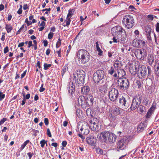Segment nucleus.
I'll return each mask as SVG.
<instances>
[{
    "mask_svg": "<svg viewBox=\"0 0 159 159\" xmlns=\"http://www.w3.org/2000/svg\"><path fill=\"white\" fill-rule=\"evenodd\" d=\"M70 18H67V17H66V19L65 20L64 23H65V22L66 23V24L64 25H63L64 26H68L70 24L71 20H70Z\"/></svg>",
    "mask_w": 159,
    "mask_h": 159,
    "instance_id": "32",
    "label": "nucleus"
},
{
    "mask_svg": "<svg viewBox=\"0 0 159 159\" xmlns=\"http://www.w3.org/2000/svg\"><path fill=\"white\" fill-rule=\"evenodd\" d=\"M155 73L157 76H159V63L158 64V65L156 69L155 70Z\"/></svg>",
    "mask_w": 159,
    "mask_h": 159,
    "instance_id": "38",
    "label": "nucleus"
},
{
    "mask_svg": "<svg viewBox=\"0 0 159 159\" xmlns=\"http://www.w3.org/2000/svg\"><path fill=\"white\" fill-rule=\"evenodd\" d=\"M97 51L98 52V54L99 55L101 56L102 54V51L101 50L100 48L97 49Z\"/></svg>",
    "mask_w": 159,
    "mask_h": 159,
    "instance_id": "44",
    "label": "nucleus"
},
{
    "mask_svg": "<svg viewBox=\"0 0 159 159\" xmlns=\"http://www.w3.org/2000/svg\"><path fill=\"white\" fill-rule=\"evenodd\" d=\"M146 29V32L148 33L150 36V34L151 33V28L150 27V26L149 25H148L147 26Z\"/></svg>",
    "mask_w": 159,
    "mask_h": 159,
    "instance_id": "35",
    "label": "nucleus"
},
{
    "mask_svg": "<svg viewBox=\"0 0 159 159\" xmlns=\"http://www.w3.org/2000/svg\"><path fill=\"white\" fill-rule=\"evenodd\" d=\"M5 28L8 33L10 32L12 29V27L11 25L8 24L6 25Z\"/></svg>",
    "mask_w": 159,
    "mask_h": 159,
    "instance_id": "29",
    "label": "nucleus"
},
{
    "mask_svg": "<svg viewBox=\"0 0 159 159\" xmlns=\"http://www.w3.org/2000/svg\"><path fill=\"white\" fill-rule=\"evenodd\" d=\"M85 73L82 70H77L73 74L72 79L76 84H83L85 77Z\"/></svg>",
    "mask_w": 159,
    "mask_h": 159,
    "instance_id": "2",
    "label": "nucleus"
},
{
    "mask_svg": "<svg viewBox=\"0 0 159 159\" xmlns=\"http://www.w3.org/2000/svg\"><path fill=\"white\" fill-rule=\"evenodd\" d=\"M29 142V140H27L24 143L21 145V147L20 148V149L21 150H22Z\"/></svg>",
    "mask_w": 159,
    "mask_h": 159,
    "instance_id": "36",
    "label": "nucleus"
},
{
    "mask_svg": "<svg viewBox=\"0 0 159 159\" xmlns=\"http://www.w3.org/2000/svg\"><path fill=\"white\" fill-rule=\"evenodd\" d=\"M108 132H102L98 134L97 138L102 141L107 142V134Z\"/></svg>",
    "mask_w": 159,
    "mask_h": 159,
    "instance_id": "15",
    "label": "nucleus"
},
{
    "mask_svg": "<svg viewBox=\"0 0 159 159\" xmlns=\"http://www.w3.org/2000/svg\"><path fill=\"white\" fill-rule=\"evenodd\" d=\"M118 86L122 90H126L127 89L129 85V81L128 79L123 78H120L117 81Z\"/></svg>",
    "mask_w": 159,
    "mask_h": 159,
    "instance_id": "7",
    "label": "nucleus"
},
{
    "mask_svg": "<svg viewBox=\"0 0 159 159\" xmlns=\"http://www.w3.org/2000/svg\"><path fill=\"white\" fill-rule=\"evenodd\" d=\"M22 10L20 9H19L17 11V13L19 14H21L22 13Z\"/></svg>",
    "mask_w": 159,
    "mask_h": 159,
    "instance_id": "64",
    "label": "nucleus"
},
{
    "mask_svg": "<svg viewBox=\"0 0 159 159\" xmlns=\"http://www.w3.org/2000/svg\"><path fill=\"white\" fill-rule=\"evenodd\" d=\"M61 43V40L59 38L56 44V47L58 48L60 47Z\"/></svg>",
    "mask_w": 159,
    "mask_h": 159,
    "instance_id": "40",
    "label": "nucleus"
},
{
    "mask_svg": "<svg viewBox=\"0 0 159 159\" xmlns=\"http://www.w3.org/2000/svg\"><path fill=\"white\" fill-rule=\"evenodd\" d=\"M54 34L52 32H50L48 35V38L49 39H51L53 37Z\"/></svg>",
    "mask_w": 159,
    "mask_h": 159,
    "instance_id": "43",
    "label": "nucleus"
},
{
    "mask_svg": "<svg viewBox=\"0 0 159 159\" xmlns=\"http://www.w3.org/2000/svg\"><path fill=\"white\" fill-rule=\"evenodd\" d=\"M152 113V107L150 108L148 111L146 115V117L147 118H149L151 116Z\"/></svg>",
    "mask_w": 159,
    "mask_h": 159,
    "instance_id": "28",
    "label": "nucleus"
},
{
    "mask_svg": "<svg viewBox=\"0 0 159 159\" xmlns=\"http://www.w3.org/2000/svg\"><path fill=\"white\" fill-rule=\"evenodd\" d=\"M85 101L89 105H92L93 102V97L91 95L88 96L86 99L85 100Z\"/></svg>",
    "mask_w": 159,
    "mask_h": 159,
    "instance_id": "23",
    "label": "nucleus"
},
{
    "mask_svg": "<svg viewBox=\"0 0 159 159\" xmlns=\"http://www.w3.org/2000/svg\"><path fill=\"white\" fill-rule=\"evenodd\" d=\"M139 77L142 79L145 78L147 75V69L145 66L143 65L138 69L137 73Z\"/></svg>",
    "mask_w": 159,
    "mask_h": 159,
    "instance_id": "12",
    "label": "nucleus"
},
{
    "mask_svg": "<svg viewBox=\"0 0 159 159\" xmlns=\"http://www.w3.org/2000/svg\"><path fill=\"white\" fill-rule=\"evenodd\" d=\"M74 11V10L73 9H72L71 10H69V12L67 16V17L68 18H70L72 17V16L73 15V12Z\"/></svg>",
    "mask_w": 159,
    "mask_h": 159,
    "instance_id": "34",
    "label": "nucleus"
},
{
    "mask_svg": "<svg viewBox=\"0 0 159 159\" xmlns=\"http://www.w3.org/2000/svg\"><path fill=\"white\" fill-rule=\"evenodd\" d=\"M78 130L79 133L84 135H87L89 132L90 127L88 123L84 121H81L78 124Z\"/></svg>",
    "mask_w": 159,
    "mask_h": 159,
    "instance_id": "4",
    "label": "nucleus"
},
{
    "mask_svg": "<svg viewBox=\"0 0 159 159\" xmlns=\"http://www.w3.org/2000/svg\"><path fill=\"white\" fill-rule=\"evenodd\" d=\"M125 75V72L123 69H118L117 70L116 73H115L113 75L116 78H121Z\"/></svg>",
    "mask_w": 159,
    "mask_h": 159,
    "instance_id": "18",
    "label": "nucleus"
},
{
    "mask_svg": "<svg viewBox=\"0 0 159 159\" xmlns=\"http://www.w3.org/2000/svg\"><path fill=\"white\" fill-rule=\"evenodd\" d=\"M156 30L158 32H159V23L157 22L156 25Z\"/></svg>",
    "mask_w": 159,
    "mask_h": 159,
    "instance_id": "49",
    "label": "nucleus"
},
{
    "mask_svg": "<svg viewBox=\"0 0 159 159\" xmlns=\"http://www.w3.org/2000/svg\"><path fill=\"white\" fill-rule=\"evenodd\" d=\"M111 34L113 36V42H119L124 43L126 39V35L124 29L120 26L113 27L111 30Z\"/></svg>",
    "mask_w": 159,
    "mask_h": 159,
    "instance_id": "1",
    "label": "nucleus"
},
{
    "mask_svg": "<svg viewBox=\"0 0 159 159\" xmlns=\"http://www.w3.org/2000/svg\"><path fill=\"white\" fill-rule=\"evenodd\" d=\"M144 109V107L141 105H140L139 106V108H138V111L140 114L142 113L143 112Z\"/></svg>",
    "mask_w": 159,
    "mask_h": 159,
    "instance_id": "30",
    "label": "nucleus"
},
{
    "mask_svg": "<svg viewBox=\"0 0 159 159\" xmlns=\"http://www.w3.org/2000/svg\"><path fill=\"white\" fill-rule=\"evenodd\" d=\"M149 100L148 98H145L143 100V103L145 104V105H147L148 102Z\"/></svg>",
    "mask_w": 159,
    "mask_h": 159,
    "instance_id": "50",
    "label": "nucleus"
},
{
    "mask_svg": "<svg viewBox=\"0 0 159 159\" xmlns=\"http://www.w3.org/2000/svg\"><path fill=\"white\" fill-rule=\"evenodd\" d=\"M5 97V95L1 91L0 92V100H1L2 99L4 98Z\"/></svg>",
    "mask_w": 159,
    "mask_h": 159,
    "instance_id": "45",
    "label": "nucleus"
},
{
    "mask_svg": "<svg viewBox=\"0 0 159 159\" xmlns=\"http://www.w3.org/2000/svg\"><path fill=\"white\" fill-rule=\"evenodd\" d=\"M43 43L44 46L45 47H46L47 46L48 44V42L47 40H44L43 41Z\"/></svg>",
    "mask_w": 159,
    "mask_h": 159,
    "instance_id": "60",
    "label": "nucleus"
},
{
    "mask_svg": "<svg viewBox=\"0 0 159 159\" xmlns=\"http://www.w3.org/2000/svg\"><path fill=\"white\" fill-rule=\"evenodd\" d=\"M51 64H47L45 63L44 64V69L45 70H47L48 68L51 66Z\"/></svg>",
    "mask_w": 159,
    "mask_h": 159,
    "instance_id": "37",
    "label": "nucleus"
},
{
    "mask_svg": "<svg viewBox=\"0 0 159 159\" xmlns=\"http://www.w3.org/2000/svg\"><path fill=\"white\" fill-rule=\"evenodd\" d=\"M7 120V119L6 118H3L0 121V125L3 124L5 121Z\"/></svg>",
    "mask_w": 159,
    "mask_h": 159,
    "instance_id": "47",
    "label": "nucleus"
},
{
    "mask_svg": "<svg viewBox=\"0 0 159 159\" xmlns=\"http://www.w3.org/2000/svg\"><path fill=\"white\" fill-rule=\"evenodd\" d=\"M146 126L147 124L146 122L140 123L138 127V131L139 132H143L145 129Z\"/></svg>",
    "mask_w": 159,
    "mask_h": 159,
    "instance_id": "22",
    "label": "nucleus"
},
{
    "mask_svg": "<svg viewBox=\"0 0 159 159\" xmlns=\"http://www.w3.org/2000/svg\"><path fill=\"white\" fill-rule=\"evenodd\" d=\"M86 141L87 143L90 145H93L95 143V139L93 137H88L86 138Z\"/></svg>",
    "mask_w": 159,
    "mask_h": 159,
    "instance_id": "25",
    "label": "nucleus"
},
{
    "mask_svg": "<svg viewBox=\"0 0 159 159\" xmlns=\"http://www.w3.org/2000/svg\"><path fill=\"white\" fill-rule=\"evenodd\" d=\"M148 17L151 20H152L153 19V16L152 15H148Z\"/></svg>",
    "mask_w": 159,
    "mask_h": 159,
    "instance_id": "55",
    "label": "nucleus"
},
{
    "mask_svg": "<svg viewBox=\"0 0 159 159\" xmlns=\"http://www.w3.org/2000/svg\"><path fill=\"white\" fill-rule=\"evenodd\" d=\"M23 9L24 10H25L29 9V7L27 4H25L23 7Z\"/></svg>",
    "mask_w": 159,
    "mask_h": 159,
    "instance_id": "53",
    "label": "nucleus"
},
{
    "mask_svg": "<svg viewBox=\"0 0 159 159\" xmlns=\"http://www.w3.org/2000/svg\"><path fill=\"white\" fill-rule=\"evenodd\" d=\"M89 123L90 128L92 131H98L100 129V127L97 118H94L93 120H90Z\"/></svg>",
    "mask_w": 159,
    "mask_h": 159,
    "instance_id": "11",
    "label": "nucleus"
},
{
    "mask_svg": "<svg viewBox=\"0 0 159 159\" xmlns=\"http://www.w3.org/2000/svg\"><path fill=\"white\" fill-rule=\"evenodd\" d=\"M118 96L119 92L117 89L114 88H111L109 89L108 96L111 101H115L116 100Z\"/></svg>",
    "mask_w": 159,
    "mask_h": 159,
    "instance_id": "9",
    "label": "nucleus"
},
{
    "mask_svg": "<svg viewBox=\"0 0 159 159\" xmlns=\"http://www.w3.org/2000/svg\"><path fill=\"white\" fill-rule=\"evenodd\" d=\"M40 144L42 148H43L45 143H46V141L45 140L43 139L40 142Z\"/></svg>",
    "mask_w": 159,
    "mask_h": 159,
    "instance_id": "39",
    "label": "nucleus"
},
{
    "mask_svg": "<svg viewBox=\"0 0 159 159\" xmlns=\"http://www.w3.org/2000/svg\"><path fill=\"white\" fill-rule=\"evenodd\" d=\"M47 134L48 135L49 137H52V135L49 129L48 128L47 129Z\"/></svg>",
    "mask_w": 159,
    "mask_h": 159,
    "instance_id": "48",
    "label": "nucleus"
},
{
    "mask_svg": "<svg viewBox=\"0 0 159 159\" xmlns=\"http://www.w3.org/2000/svg\"><path fill=\"white\" fill-rule=\"evenodd\" d=\"M107 137L108 140L110 143H114L116 139V135L111 132H108Z\"/></svg>",
    "mask_w": 159,
    "mask_h": 159,
    "instance_id": "19",
    "label": "nucleus"
},
{
    "mask_svg": "<svg viewBox=\"0 0 159 159\" xmlns=\"http://www.w3.org/2000/svg\"><path fill=\"white\" fill-rule=\"evenodd\" d=\"M45 89L43 87H40L39 89V91L40 92H43L45 90Z\"/></svg>",
    "mask_w": 159,
    "mask_h": 159,
    "instance_id": "63",
    "label": "nucleus"
},
{
    "mask_svg": "<svg viewBox=\"0 0 159 159\" xmlns=\"http://www.w3.org/2000/svg\"><path fill=\"white\" fill-rule=\"evenodd\" d=\"M98 153V154L102 155H105V153H104L103 150L100 149H98L97 150Z\"/></svg>",
    "mask_w": 159,
    "mask_h": 159,
    "instance_id": "42",
    "label": "nucleus"
},
{
    "mask_svg": "<svg viewBox=\"0 0 159 159\" xmlns=\"http://www.w3.org/2000/svg\"><path fill=\"white\" fill-rule=\"evenodd\" d=\"M67 142L66 141H63L62 143V145L64 147H66L67 145Z\"/></svg>",
    "mask_w": 159,
    "mask_h": 159,
    "instance_id": "54",
    "label": "nucleus"
},
{
    "mask_svg": "<svg viewBox=\"0 0 159 159\" xmlns=\"http://www.w3.org/2000/svg\"><path fill=\"white\" fill-rule=\"evenodd\" d=\"M122 23L125 27L128 29H130L134 25V20L132 16L127 15L124 17Z\"/></svg>",
    "mask_w": 159,
    "mask_h": 159,
    "instance_id": "5",
    "label": "nucleus"
},
{
    "mask_svg": "<svg viewBox=\"0 0 159 159\" xmlns=\"http://www.w3.org/2000/svg\"><path fill=\"white\" fill-rule=\"evenodd\" d=\"M61 50L60 49L59 51L57 52L58 57H61Z\"/></svg>",
    "mask_w": 159,
    "mask_h": 159,
    "instance_id": "62",
    "label": "nucleus"
},
{
    "mask_svg": "<svg viewBox=\"0 0 159 159\" xmlns=\"http://www.w3.org/2000/svg\"><path fill=\"white\" fill-rule=\"evenodd\" d=\"M148 62L149 64L151 65L154 61V58L152 54H148Z\"/></svg>",
    "mask_w": 159,
    "mask_h": 159,
    "instance_id": "24",
    "label": "nucleus"
},
{
    "mask_svg": "<svg viewBox=\"0 0 159 159\" xmlns=\"http://www.w3.org/2000/svg\"><path fill=\"white\" fill-rule=\"evenodd\" d=\"M32 45V41H29L28 43V48H29Z\"/></svg>",
    "mask_w": 159,
    "mask_h": 159,
    "instance_id": "56",
    "label": "nucleus"
},
{
    "mask_svg": "<svg viewBox=\"0 0 159 159\" xmlns=\"http://www.w3.org/2000/svg\"><path fill=\"white\" fill-rule=\"evenodd\" d=\"M136 86L138 87L139 89L142 86L141 82L140 80H136L135 82Z\"/></svg>",
    "mask_w": 159,
    "mask_h": 159,
    "instance_id": "33",
    "label": "nucleus"
},
{
    "mask_svg": "<svg viewBox=\"0 0 159 159\" xmlns=\"http://www.w3.org/2000/svg\"><path fill=\"white\" fill-rule=\"evenodd\" d=\"M116 70L113 67H111L108 70V72L109 74L111 75H112L115 73H116Z\"/></svg>",
    "mask_w": 159,
    "mask_h": 159,
    "instance_id": "27",
    "label": "nucleus"
},
{
    "mask_svg": "<svg viewBox=\"0 0 159 159\" xmlns=\"http://www.w3.org/2000/svg\"><path fill=\"white\" fill-rule=\"evenodd\" d=\"M85 100L84 96H80L78 99V102L79 105H82L85 102Z\"/></svg>",
    "mask_w": 159,
    "mask_h": 159,
    "instance_id": "26",
    "label": "nucleus"
},
{
    "mask_svg": "<svg viewBox=\"0 0 159 159\" xmlns=\"http://www.w3.org/2000/svg\"><path fill=\"white\" fill-rule=\"evenodd\" d=\"M139 62H134L130 64L129 66V70L131 74L134 75L138 71V69L139 68L138 64Z\"/></svg>",
    "mask_w": 159,
    "mask_h": 159,
    "instance_id": "14",
    "label": "nucleus"
},
{
    "mask_svg": "<svg viewBox=\"0 0 159 159\" xmlns=\"http://www.w3.org/2000/svg\"><path fill=\"white\" fill-rule=\"evenodd\" d=\"M147 68L148 70V75H149L151 74V73L152 71V70L151 67L149 66H147Z\"/></svg>",
    "mask_w": 159,
    "mask_h": 159,
    "instance_id": "46",
    "label": "nucleus"
},
{
    "mask_svg": "<svg viewBox=\"0 0 159 159\" xmlns=\"http://www.w3.org/2000/svg\"><path fill=\"white\" fill-rule=\"evenodd\" d=\"M122 112V110L118 107L113 108L109 114L110 119L111 121H114L116 118L117 116L120 115Z\"/></svg>",
    "mask_w": 159,
    "mask_h": 159,
    "instance_id": "8",
    "label": "nucleus"
},
{
    "mask_svg": "<svg viewBox=\"0 0 159 159\" xmlns=\"http://www.w3.org/2000/svg\"><path fill=\"white\" fill-rule=\"evenodd\" d=\"M104 76L105 73L103 70H98L93 74V80L95 83L98 84L104 78Z\"/></svg>",
    "mask_w": 159,
    "mask_h": 159,
    "instance_id": "6",
    "label": "nucleus"
},
{
    "mask_svg": "<svg viewBox=\"0 0 159 159\" xmlns=\"http://www.w3.org/2000/svg\"><path fill=\"white\" fill-rule=\"evenodd\" d=\"M119 64V62L118 61H116L114 64V66L116 67V66H118V65Z\"/></svg>",
    "mask_w": 159,
    "mask_h": 159,
    "instance_id": "61",
    "label": "nucleus"
},
{
    "mask_svg": "<svg viewBox=\"0 0 159 159\" xmlns=\"http://www.w3.org/2000/svg\"><path fill=\"white\" fill-rule=\"evenodd\" d=\"M81 91L83 94H88L90 92V88L88 86H84L81 88Z\"/></svg>",
    "mask_w": 159,
    "mask_h": 159,
    "instance_id": "20",
    "label": "nucleus"
},
{
    "mask_svg": "<svg viewBox=\"0 0 159 159\" xmlns=\"http://www.w3.org/2000/svg\"><path fill=\"white\" fill-rule=\"evenodd\" d=\"M68 67L67 66H63L62 68V70L61 71V75L63 76L65 72L67 70Z\"/></svg>",
    "mask_w": 159,
    "mask_h": 159,
    "instance_id": "31",
    "label": "nucleus"
},
{
    "mask_svg": "<svg viewBox=\"0 0 159 159\" xmlns=\"http://www.w3.org/2000/svg\"><path fill=\"white\" fill-rule=\"evenodd\" d=\"M8 51V47H6L4 49V53H6Z\"/></svg>",
    "mask_w": 159,
    "mask_h": 159,
    "instance_id": "52",
    "label": "nucleus"
},
{
    "mask_svg": "<svg viewBox=\"0 0 159 159\" xmlns=\"http://www.w3.org/2000/svg\"><path fill=\"white\" fill-rule=\"evenodd\" d=\"M25 44V43L24 42H22L20 43L18 45V47H22L24 46Z\"/></svg>",
    "mask_w": 159,
    "mask_h": 159,
    "instance_id": "58",
    "label": "nucleus"
},
{
    "mask_svg": "<svg viewBox=\"0 0 159 159\" xmlns=\"http://www.w3.org/2000/svg\"><path fill=\"white\" fill-rule=\"evenodd\" d=\"M141 96L139 97V98L136 97L133 98L130 107L131 110H134L137 108L141 102Z\"/></svg>",
    "mask_w": 159,
    "mask_h": 159,
    "instance_id": "13",
    "label": "nucleus"
},
{
    "mask_svg": "<svg viewBox=\"0 0 159 159\" xmlns=\"http://www.w3.org/2000/svg\"><path fill=\"white\" fill-rule=\"evenodd\" d=\"M134 54L136 57L141 60H143L147 55L145 49L143 48L136 49L134 52Z\"/></svg>",
    "mask_w": 159,
    "mask_h": 159,
    "instance_id": "10",
    "label": "nucleus"
},
{
    "mask_svg": "<svg viewBox=\"0 0 159 159\" xmlns=\"http://www.w3.org/2000/svg\"><path fill=\"white\" fill-rule=\"evenodd\" d=\"M20 29L22 30H23L24 32H25L26 30L27 27L25 25H23Z\"/></svg>",
    "mask_w": 159,
    "mask_h": 159,
    "instance_id": "41",
    "label": "nucleus"
},
{
    "mask_svg": "<svg viewBox=\"0 0 159 159\" xmlns=\"http://www.w3.org/2000/svg\"><path fill=\"white\" fill-rule=\"evenodd\" d=\"M82 134L79 133L78 134V136L81 138V139H85V137L83 136Z\"/></svg>",
    "mask_w": 159,
    "mask_h": 159,
    "instance_id": "59",
    "label": "nucleus"
},
{
    "mask_svg": "<svg viewBox=\"0 0 159 159\" xmlns=\"http://www.w3.org/2000/svg\"><path fill=\"white\" fill-rule=\"evenodd\" d=\"M145 44L144 41L136 39L134 40L133 42V46L138 48L143 47Z\"/></svg>",
    "mask_w": 159,
    "mask_h": 159,
    "instance_id": "16",
    "label": "nucleus"
},
{
    "mask_svg": "<svg viewBox=\"0 0 159 159\" xmlns=\"http://www.w3.org/2000/svg\"><path fill=\"white\" fill-rule=\"evenodd\" d=\"M27 155H28L29 159H31V158L32 157L33 154L31 152H29L27 153Z\"/></svg>",
    "mask_w": 159,
    "mask_h": 159,
    "instance_id": "57",
    "label": "nucleus"
},
{
    "mask_svg": "<svg viewBox=\"0 0 159 159\" xmlns=\"http://www.w3.org/2000/svg\"><path fill=\"white\" fill-rule=\"evenodd\" d=\"M126 140L124 139H121L117 142L116 146L117 148H118L120 149L121 150H123L126 148Z\"/></svg>",
    "mask_w": 159,
    "mask_h": 159,
    "instance_id": "17",
    "label": "nucleus"
},
{
    "mask_svg": "<svg viewBox=\"0 0 159 159\" xmlns=\"http://www.w3.org/2000/svg\"><path fill=\"white\" fill-rule=\"evenodd\" d=\"M44 123L46 125H48V124L49 122L48 119L47 118H45L44 119Z\"/></svg>",
    "mask_w": 159,
    "mask_h": 159,
    "instance_id": "51",
    "label": "nucleus"
},
{
    "mask_svg": "<svg viewBox=\"0 0 159 159\" xmlns=\"http://www.w3.org/2000/svg\"><path fill=\"white\" fill-rule=\"evenodd\" d=\"M77 56L78 59L81 61V63L84 64L89 61L90 55L89 53L86 50L80 49L77 53Z\"/></svg>",
    "mask_w": 159,
    "mask_h": 159,
    "instance_id": "3",
    "label": "nucleus"
},
{
    "mask_svg": "<svg viewBox=\"0 0 159 159\" xmlns=\"http://www.w3.org/2000/svg\"><path fill=\"white\" fill-rule=\"evenodd\" d=\"M119 102L120 104H122L123 106H124L125 107L128 108L129 106V103L127 101L125 98L124 97H122L121 98H120Z\"/></svg>",
    "mask_w": 159,
    "mask_h": 159,
    "instance_id": "21",
    "label": "nucleus"
}]
</instances>
